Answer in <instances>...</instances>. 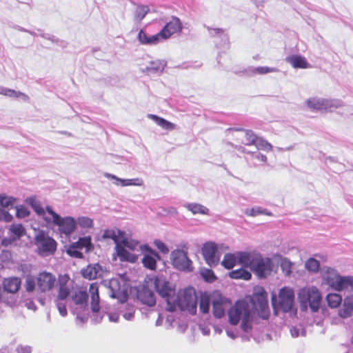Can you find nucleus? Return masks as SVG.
I'll return each instance as SVG.
<instances>
[{"label":"nucleus","mask_w":353,"mask_h":353,"mask_svg":"<svg viewBox=\"0 0 353 353\" xmlns=\"http://www.w3.org/2000/svg\"><path fill=\"white\" fill-rule=\"evenodd\" d=\"M240 264L250 268L261 279L269 276L274 268L270 258L262 257L260 254L254 252L240 254Z\"/></svg>","instance_id":"f257e3e1"},{"label":"nucleus","mask_w":353,"mask_h":353,"mask_svg":"<svg viewBox=\"0 0 353 353\" xmlns=\"http://www.w3.org/2000/svg\"><path fill=\"white\" fill-rule=\"evenodd\" d=\"M229 322L232 325H237L241 320L242 329L248 332L251 328V310L249 304L239 300L228 311Z\"/></svg>","instance_id":"f03ea898"},{"label":"nucleus","mask_w":353,"mask_h":353,"mask_svg":"<svg viewBox=\"0 0 353 353\" xmlns=\"http://www.w3.org/2000/svg\"><path fill=\"white\" fill-rule=\"evenodd\" d=\"M174 302L171 304L168 310L174 311L176 307L181 310H187L191 314L196 313L197 296L192 288H185L179 291L174 297Z\"/></svg>","instance_id":"7ed1b4c3"},{"label":"nucleus","mask_w":353,"mask_h":353,"mask_svg":"<svg viewBox=\"0 0 353 353\" xmlns=\"http://www.w3.org/2000/svg\"><path fill=\"white\" fill-rule=\"evenodd\" d=\"M298 300L301 304H309L312 312H317L321 306L322 297L316 287L303 288L298 292Z\"/></svg>","instance_id":"20e7f679"},{"label":"nucleus","mask_w":353,"mask_h":353,"mask_svg":"<svg viewBox=\"0 0 353 353\" xmlns=\"http://www.w3.org/2000/svg\"><path fill=\"white\" fill-rule=\"evenodd\" d=\"M251 301L258 315L263 319H268L270 315L268 306V293L261 287L254 288Z\"/></svg>","instance_id":"39448f33"},{"label":"nucleus","mask_w":353,"mask_h":353,"mask_svg":"<svg viewBox=\"0 0 353 353\" xmlns=\"http://www.w3.org/2000/svg\"><path fill=\"white\" fill-rule=\"evenodd\" d=\"M34 244L37 246V253L42 256L54 254L57 245L55 240L43 231H39L36 234Z\"/></svg>","instance_id":"423d86ee"},{"label":"nucleus","mask_w":353,"mask_h":353,"mask_svg":"<svg viewBox=\"0 0 353 353\" xmlns=\"http://www.w3.org/2000/svg\"><path fill=\"white\" fill-rule=\"evenodd\" d=\"M47 210L48 214L51 216L50 223L58 225L61 233L68 235L74 231L76 228V222L72 217L66 216L61 218L49 206L47 207Z\"/></svg>","instance_id":"0eeeda50"},{"label":"nucleus","mask_w":353,"mask_h":353,"mask_svg":"<svg viewBox=\"0 0 353 353\" xmlns=\"http://www.w3.org/2000/svg\"><path fill=\"white\" fill-rule=\"evenodd\" d=\"M279 307L284 312H288L294 309V292L289 287L282 288L279 292Z\"/></svg>","instance_id":"6e6552de"},{"label":"nucleus","mask_w":353,"mask_h":353,"mask_svg":"<svg viewBox=\"0 0 353 353\" xmlns=\"http://www.w3.org/2000/svg\"><path fill=\"white\" fill-rule=\"evenodd\" d=\"M171 259L173 265L180 270L192 271V261L188 258L187 252L183 250H176L171 253Z\"/></svg>","instance_id":"1a4fd4ad"},{"label":"nucleus","mask_w":353,"mask_h":353,"mask_svg":"<svg viewBox=\"0 0 353 353\" xmlns=\"http://www.w3.org/2000/svg\"><path fill=\"white\" fill-rule=\"evenodd\" d=\"M56 277L52 273L43 271L37 276V290L41 293L50 291L54 286Z\"/></svg>","instance_id":"9d476101"},{"label":"nucleus","mask_w":353,"mask_h":353,"mask_svg":"<svg viewBox=\"0 0 353 353\" xmlns=\"http://www.w3.org/2000/svg\"><path fill=\"white\" fill-rule=\"evenodd\" d=\"M155 288L159 295L165 299L168 307H170L174 302L175 290L170 286L169 282L157 279L155 280Z\"/></svg>","instance_id":"9b49d317"},{"label":"nucleus","mask_w":353,"mask_h":353,"mask_svg":"<svg viewBox=\"0 0 353 353\" xmlns=\"http://www.w3.org/2000/svg\"><path fill=\"white\" fill-rule=\"evenodd\" d=\"M201 252L206 263L210 267H214L219 264L220 255L217 245L214 243H205L202 247Z\"/></svg>","instance_id":"f8f14e48"},{"label":"nucleus","mask_w":353,"mask_h":353,"mask_svg":"<svg viewBox=\"0 0 353 353\" xmlns=\"http://www.w3.org/2000/svg\"><path fill=\"white\" fill-rule=\"evenodd\" d=\"M212 312L216 318L220 319L225 315V306L230 302L219 292H214L212 294Z\"/></svg>","instance_id":"ddd939ff"},{"label":"nucleus","mask_w":353,"mask_h":353,"mask_svg":"<svg viewBox=\"0 0 353 353\" xmlns=\"http://www.w3.org/2000/svg\"><path fill=\"white\" fill-rule=\"evenodd\" d=\"M308 107L313 110H328L332 108H337L341 105L339 101L335 100L321 99L317 98L310 99L307 101Z\"/></svg>","instance_id":"4468645a"},{"label":"nucleus","mask_w":353,"mask_h":353,"mask_svg":"<svg viewBox=\"0 0 353 353\" xmlns=\"http://www.w3.org/2000/svg\"><path fill=\"white\" fill-rule=\"evenodd\" d=\"M182 29V25L179 18L172 17L171 20L167 23L163 29L159 32V35L162 39H167L176 32H180Z\"/></svg>","instance_id":"2eb2a0df"},{"label":"nucleus","mask_w":353,"mask_h":353,"mask_svg":"<svg viewBox=\"0 0 353 353\" xmlns=\"http://www.w3.org/2000/svg\"><path fill=\"white\" fill-rule=\"evenodd\" d=\"M70 277L68 274L59 275L58 278L57 301H65L70 294L68 283Z\"/></svg>","instance_id":"dca6fc26"},{"label":"nucleus","mask_w":353,"mask_h":353,"mask_svg":"<svg viewBox=\"0 0 353 353\" xmlns=\"http://www.w3.org/2000/svg\"><path fill=\"white\" fill-rule=\"evenodd\" d=\"M103 270L99 263L90 264L81 270V275L84 279L94 280L103 276Z\"/></svg>","instance_id":"f3484780"},{"label":"nucleus","mask_w":353,"mask_h":353,"mask_svg":"<svg viewBox=\"0 0 353 353\" xmlns=\"http://www.w3.org/2000/svg\"><path fill=\"white\" fill-rule=\"evenodd\" d=\"M89 294L90 296V308L92 312L97 313L100 311V297L99 285L97 283H92L89 286Z\"/></svg>","instance_id":"a211bd4d"},{"label":"nucleus","mask_w":353,"mask_h":353,"mask_svg":"<svg viewBox=\"0 0 353 353\" xmlns=\"http://www.w3.org/2000/svg\"><path fill=\"white\" fill-rule=\"evenodd\" d=\"M161 259L160 256L155 251L150 248L147 249L141 262L143 266L149 270H154L157 268V261Z\"/></svg>","instance_id":"6ab92c4d"},{"label":"nucleus","mask_w":353,"mask_h":353,"mask_svg":"<svg viewBox=\"0 0 353 353\" xmlns=\"http://www.w3.org/2000/svg\"><path fill=\"white\" fill-rule=\"evenodd\" d=\"M334 281L331 288L336 291H341L349 287L353 290V276H342L339 274Z\"/></svg>","instance_id":"aec40b11"},{"label":"nucleus","mask_w":353,"mask_h":353,"mask_svg":"<svg viewBox=\"0 0 353 353\" xmlns=\"http://www.w3.org/2000/svg\"><path fill=\"white\" fill-rule=\"evenodd\" d=\"M286 61L294 68L306 69L312 67L305 58L301 55H290L286 58Z\"/></svg>","instance_id":"412c9836"},{"label":"nucleus","mask_w":353,"mask_h":353,"mask_svg":"<svg viewBox=\"0 0 353 353\" xmlns=\"http://www.w3.org/2000/svg\"><path fill=\"white\" fill-rule=\"evenodd\" d=\"M116 251L117 256L121 261H129L134 263L137 260V257L135 254L128 252L122 244L117 243L116 245Z\"/></svg>","instance_id":"4be33fe9"},{"label":"nucleus","mask_w":353,"mask_h":353,"mask_svg":"<svg viewBox=\"0 0 353 353\" xmlns=\"http://www.w3.org/2000/svg\"><path fill=\"white\" fill-rule=\"evenodd\" d=\"M21 286V280L17 277L5 279L3 281V287L5 291L9 293H16Z\"/></svg>","instance_id":"5701e85b"},{"label":"nucleus","mask_w":353,"mask_h":353,"mask_svg":"<svg viewBox=\"0 0 353 353\" xmlns=\"http://www.w3.org/2000/svg\"><path fill=\"white\" fill-rule=\"evenodd\" d=\"M353 314V295L347 296L344 300L343 307L339 310V315L342 318H347Z\"/></svg>","instance_id":"b1692460"},{"label":"nucleus","mask_w":353,"mask_h":353,"mask_svg":"<svg viewBox=\"0 0 353 353\" xmlns=\"http://www.w3.org/2000/svg\"><path fill=\"white\" fill-rule=\"evenodd\" d=\"M247 253L246 252H240L236 254H226L224 256L221 264L226 269H232L235 264L238 262L240 264V254Z\"/></svg>","instance_id":"393cba45"},{"label":"nucleus","mask_w":353,"mask_h":353,"mask_svg":"<svg viewBox=\"0 0 353 353\" xmlns=\"http://www.w3.org/2000/svg\"><path fill=\"white\" fill-rule=\"evenodd\" d=\"M138 39L141 44L149 46L156 45L161 41L159 33L151 37H148L143 30L139 31L138 34Z\"/></svg>","instance_id":"a878e982"},{"label":"nucleus","mask_w":353,"mask_h":353,"mask_svg":"<svg viewBox=\"0 0 353 353\" xmlns=\"http://www.w3.org/2000/svg\"><path fill=\"white\" fill-rule=\"evenodd\" d=\"M139 298L141 301L148 306H154L156 304V297L154 294L148 289H144L139 292Z\"/></svg>","instance_id":"bb28decb"},{"label":"nucleus","mask_w":353,"mask_h":353,"mask_svg":"<svg viewBox=\"0 0 353 353\" xmlns=\"http://www.w3.org/2000/svg\"><path fill=\"white\" fill-rule=\"evenodd\" d=\"M339 276L338 272L333 268H326L322 273L323 279L331 287L334 280Z\"/></svg>","instance_id":"cd10ccee"},{"label":"nucleus","mask_w":353,"mask_h":353,"mask_svg":"<svg viewBox=\"0 0 353 353\" xmlns=\"http://www.w3.org/2000/svg\"><path fill=\"white\" fill-rule=\"evenodd\" d=\"M148 117L152 119L158 125L161 126L164 130H172L175 128V124L157 115L150 114L148 115Z\"/></svg>","instance_id":"c85d7f7f"},{"label":"nucleus","mask_w":353,"mask_h":353,"mask_svg":"<svg viewBox=\"0 0 353 353\" xmlns=\"http://www.w3.org/2000/svg\"><path fill=\"white\" fill-rule=\"evenodd\" d=\"M124 234L125 233L120 230H105L103 234V237L112 239L117 245L120 243Z\"/></svg>","instance_id":"c756f323"},{"label":"nucleus","mask_w":353,"mask_h":353,"mask_svg":"<svg viewBox=\"0 0 353 353\" xmlns=\"http://www.w3.org/2000/svg\"><path fill=\"white\" fill-rule=\"evenodd\" d=\"M74 303L79 305H86L88 299V294L86 291L77 290L72 296Z\"/></svg>","instance_id":"7c9ffc66"},{"label":"nucleus","mask_w":353,"mask_h":353,"mask_svg":"<svg viewBox=\"0 0 353 353\" xmlns=\"http://www.w3.org/2000/svg\"><path fill=\"white\" fill-rule=\"evenodd\" d=\"M31 205L39 216H42L46 223H50L51 216L48 214L47 210L46 211L38 201H33Z\"/></svg>","instance_id":"2f4dec72"},{"label":"nucleus","mask_w":353,"mask_h":353,"mask_svg":"<svg viewBox=\"0 0 353 353\" xmlns=\"http://www.w3.org/2000/svg\"><path fill=\"white\" fill-rule=\"evenodd\" d=\"M229 276L234 279H244L249 280L251 279L252 274L248 270L240 268L238 270H232L229 273Z\"/></svg>","instance_id":"473e14b6"},{"label":"nucleus","mask_w":353,"mask_h":353,"mask_svg":"<svg viewBox=\"0 0 353 353\" xmlns=\"http://www.w3.org/2000/svg\"><path fill=\"white\" fill-rule=\"evenodd\" d=\"M328 305L332 308H336L341 303L342 297L341 295L335 293H330L326 297Z\"/></svg>","instance_id":"72a5a7b5"},{"label":"nucleus","mask_w":353,"mask_h":353,"mask_svg":"<svg viewBox=\"0 0 353 353\" xmlns=\"http://www.w3.org/2000/svg\"><path fill=\"white\" fill-rule=\"evenodd\" d=\"M186 208L191 211L194 214H207L209 211L206 207L199 203H189L186 205Z\"/></svg>","instance_id":"f704fd0d"},{"label":"nucleus","mask_w":353,"mask_h":353,"mask_svg":"<svg viewBox=\"0 0 353 353\" xmlns=\"http://www.w3.org/2000/svg\"><path fill=\"white\" fill-rule=\"evenodd\" d=\"M210 298L207 295H202L200 297L199 310L203 314H207L210 310Z\"/></svg>","instance_id":"c9c22d12"},{"label":"nucleus","mask_w":353,"mask_h":353,"mask_svg":"<svg viewBox=\"0 0 353 353\" xmlns=\"http://www.w3.org/2000/svg\"><path fill=\"white\" fill-rule=\"evenodd\" d=\"M10 232L15 236L16 238H20L26 234L25 228L20 223H13L10 228Z\"/></svg>","instance_id":"e433bc0d"},{"label":"nucleus","mask_w":353,"mask_h":353,"mask_svg":"<svg viewBox=\"0 0 353 353\" xmlns=\"http://www.w3.org/2000/svg\"><path fill=\"white\" fill-rule=\"evenodd\" d=\"M110 288L112 290L110 296L112 298L119 299L120 296L119 283L117 279H112L110 281Z\"/></svg>","instance_id":"4c0bfd02"},{"label":"nucleus","mask_w":353,"mask_h":353,"mask_svg":"<svg viewBox=\"0 0 353 353\" xmlns=\"http://www.w3.org/2000/svg\"><path fill=\"white\" fill-rule=\"evenodd\" d=\"M305 268L311 272H316L319 271L320 268V263L319 261L314 258H310L305 262Z\"/></svg>","instance_id":"58836bf2"},{"label":"nucleus","mask_w":353,"mask_h":353,"mask_svg":"<svg viewBox=\"0 0 353 353\" xmlns=\"http://www.w3.org/2000/svg\"><path fill=\"white\" fill-rule=\"evenodd\" d=\"M245 142L243 143L246 145H251L256 143L257 141L256 135L250 130H245Z\"/></svg>","instance_id":"ea45409f"},{"label":"nucleus","mask_w":353,"mask_h":353,"mask_svg":"<svg viewBox=\"0 0 353 353\" xmlns=\"http://www.w3.org/2000/svg\"><path fill=\"white\" fill-rule=\"evenodd\" d=\"M108 176L119 180L121 182V185L123 186L132 185H141L142 184V181L139 179L124 180V179H117L115 176H112L110 174H108Z\"/></svg>","instance_id":"a19ab883"},{"label":"nucleus","mask_w":353,"mask_h":353,"mask_svg":"<svg viewBox=\"0 0 353 353\" xmlns=\"http://www.w3.org/2000/svg\"><path fill=\"white\" fill-rule=\"evenodd\" d=\"M292 263L288 260L287 259H283L281 261V263H280V265H281V270L283 271V272L288 276L291 274L292 272Z\"/></svg>","instance_id":"79ce46f5"},{"label":"nucleus","mask_w":353,"mask_h":353,"mask_svg":"<svg viewBox=\"0 0 353 353\" xmlns=\"http://www.w3.org/2000/svg\"><path fill=\"white\" fill-rule=\"evenodd\" d=\"M149 9L148 6H140L137 7L135 12V17L139 20H142L146 14L148 13Z\"/></svg>","instance_id":"37998d69"},{"label":"nucleus","mask_w":353,"mask_h":353,"mask_svg":"<svg viewBox=\"0 0 353 353\" xmlns=\"http://www.w3.org/2000/svg\"><path fill=\"white\" fill-rule=\"evenodd\" d=\"M78 224L83 227V228H92L93 225V221L92 219L86 217V216H81L79 217L77 220Z\"/></svg>","instance_id":"c03bdc74"},{"label":"nucleus","mask_w":353,"mask_h":353,"mask_svg":"<svg viewBox=\"0 0 353 353\" xmlns=\"http://www.w3.org/2000/svg\"><path fill=\"white\" fill-rule=\"evenodd\" d=\"M254 72L258 73L260 74H265L269 72H277L278 70L275 68H270L267 66H259L257 68H255L254 69Z\"/></svg>","instance_id":"a18cd8bd"},{"label":"nucleus","mask_w":353,"mask_h":353,"mask_svg":"<svg viewBox=\"0 0 353 353\" xmlns=\"http://www.w3.org/2000/svg\"><path fill=\"white\" fill-rule=\"evenodd\" d=\"M14 199L12 197H8L4 195H0V204L3 208L12 206Z\"/></svg>","instance_id":"49530a36"},{"label":"nucleus","mask_w":353,"mask_h":353,"mask_svg":"<svg viewBox=\"0 0 353 353\" xmlns=\"http://www.w3.org/2000/svg\"><path fill=\"white\" fill-rule=\"evenodd\" d=\"M120 243L123 246L128 248L129 249L133 250L138 245V243L134 241L129 240L128 239L123 238L121 239Z\"/></svg>","instance_id":"de8ad7c7"},{"label":"nucleus","mask_w":353,"mask_h":353,"mask_svg":"<svg viewBox=\"0 0 353 353\" xmlns=\"http://www.w3.org/2000/svg\"><path fill=\"white\" fill-rule=\"evenodd\" d=\"M250 216H255L259 214H265L270 216L272 214L266 210H262L261 208H252L248 214Z\"/></svg>","instance_id":"09e8293b"},{"label":"nucleus","mask_w":353,"mask_h":353,"mask_svg":"<svg viewBox=\"0 0 353 353\" xmlns=\"http://www.w3.org/2000/svg\"><path fill=\"white\" fill-rule=\"evenodd\" d=\"M37 289V279L34 280L33 278H28L26 281V290L28 292H32L34 289Z\"/></svg>","instance_id":"8fccbe9b"},{"label":"nucleus","mask_w":353,"mask_h":353,"mask_svg":"<svg viewBox=\"0 0 353 353\" xmlns=\"http://www.w3.org/2000/svg\"><path fill=\"white\" fill-rule=\"evenodd\" d=\"M78 248L75 245H72L70 248L68 250L67 252L70 256H74L76 258L81 259L83 257V254L80 251L77 250Z\"/></svg>","instance_id":"3c124183"},{"label":"nucleus","mask_w":353,"mask_h":353,"mask_svg":"<svg viewBox=\"0 0 353 353\" xmlns=\"http://www.w3.org/2000/svg\"><path fill=\"white\" fill-rule=\"evenodd\" d=\"M62 301H57V299H56L57 306L60 314L62 316H65L68 314V311L66 309L65 303H62Z\"/></svg>","instance_id":"603ef678"},{"label":"nucleus","mask_w":353,"mask_h":353,"mask_svg":"<svg viewBox=\"0 0 353 353\" xmlns=\"http://www.w3.org/2000/svg\"><path fill=\"white\" fill-rule=\"evenodd\" d=\"M154 245L163 254H168L169 252V249L167 245L160 240H155Z\"/></svg>","instance_id":"864d4df0"},{"label":"nucleus","mask_w":353,"mask_h":353,"mask_svg":"<svg viewBox=\"0 0 353 353\" xmlns=\"http://www.w3.org/2000/svg\"><path fill=\"white\" fill-rule=\"evenodd\" d=\"M12 219V216L4 209H0V220L10 222Z\"/></svg>","instance_id":"5fc2aeb1"},{"label":"nucleus","mask_w":353,"mask_h":353,"mask_svg":"<svg viewBox=\"0 0 353 353\" xmlns=\"http://www.w3.org/2000/svg\"><path fill=\"white\" fill-rule=\"evenodd\" d=\"M203 275L205 280L209 282H212L216 279V276L211 270H206L205 272L203 273Z\"/></svg>","instance_id":"6e6d98bb"},{"label":"nucleus","mask_w":353,"mask_h":353,"mask_svg":"<svg viewBox=\"0 0 353 353\" xmlns=\"http://www.w3.org/2000/svg\"><path fill=\"white\" fill-rule=\"evenodd\" d=\"M90 243V240L87 239H80L78 242H77V247L78 248H83V247H86Z\"/></svg>","instance_id":"4d7b16f0"},{"label":"nucleus","mask_w":353,"mask_h":353,"mask_svg":"<svg viewBox=\"0 0 353 353\" xmlns=\"http://www.w3.org/2000/svg\"><path fill=\"white\" fill-rule=\"evenodd\" d=\"M5 95H7V96H9V97H19L20 94H21V93L20 92H17L13 90H7L6 91V92L4 93Z\"/></svg>","instance_id":"13d9d810"},{"label":"nucleus","mask_w":353,"mask_h":353,"mask_svg":"<svg viewBox=\"0 0 353 353\" xmlns=\"http://www.w3.org/2000/svg\"><path fill=\"white\" fill-rule=\"evenodd\" d=\"M263 149L267 150H272V145L270 143H268L267 141H263Z\"/></svg>","instance_id":"bf43d9fd"},{"label":"nucleus","mask_w":353,"mask_h":353,"mask_svg":"<svg viewBox=\"0 0 353 353\" xmlns=\"http://www.w3.org/2000/svg\"><path fill=\"white\" fill-rule=\"evenodd\" d=\"M17 214L19 216H26L28 215V212L26 210L22 211L21 212L19 210H17Z\"/></svg>","instance_id":"052dcab7"},{"label":"nucleus","mask_w":353,"mask_h":353,"mask_svg":"<svg viewBox=\"0 0 353 353\" xmlns=\"http://www.w3.org/2000/svg\"><path fill=\"white\" fill-rule=\"evenodd\" d=\"M261 161H264V162H266L267 161V157L266 156L263 155V154H261L260 157H259Z\"/></svg>","instance_id":"680f3d73"},{"label":"nucleus","mask_w":353,"mask_h":353,"mask_svg":"<svg viewBox=\"0 0 353 353\" xmlns=\"http://www.w3.org/2000/svg\"><path fill=\"white\" fill-rule=\"evenodd\" d=\"M228 131H232V130H234V129L233 128H228ZM235 130H238V131H243V130L242 128H239V129H235Z\"/></svg>","instance_id":"e2e57ef3"}]
</instances>
